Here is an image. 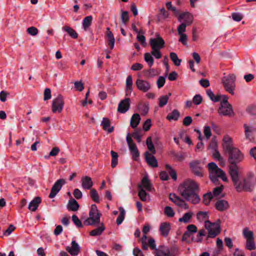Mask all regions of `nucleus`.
<instances>
[{
	"label": "nucleus",
	"mask_w": 256,
	"mask_h": 256,
	"mask_svg": "<svg viewBox=\"0 0 256 256\" xmlns=\"http://www.w3.org/2000/svg\"><path fill=\"white\" fill-rule=\"evenodd\" d=\"M242 234L246 240H254V233L248 228H244L242 230Z\"/></svg>",
	"instance_id": "473e14b6"
},
{
	"label": "nucleus",
	"mask_w": 256,
	"mask_h": 256,
	"mask_svg": "<svg viewBox=\"0 0 256 256\" xmlns=\"http://www.w3.org/2000/svg\"><path fill=\"white\" fill-rule=\"evenodd\" d=\"M146 145L148 149L151 151L153 154H155L156 150L154 148V145L152 142L151 137H148L146 140Z\"/></svg>",
	"instance_id": "6e6d98bb"
},
{
	"label": "nucleus",
	"mask_w": 256,
	"mask_h": 256,
	"mask_svg": "<svg viewBox=\"0 0 256 256\" xmlns=\"http://www.w3.org/2000/svg\"><path fill=\"white\" fill-rule=\"evenodd\" d=\"M207 95L214 102H217L220 100V96H215L214 92L211 90H208L206 92Z\"/></svg>",
	"instance_id": "de8ad7c7"
},
{
	"label": "nucleus",
	"mask_w": 256,
	"mask_h": 256,
	"mask_svg": "<svg viewBox=\"0 0 256 256\" xmlns=\"http://www.w3.org/2000/svg\"><path fill=\"white\" fill-rule=\"evenodd\" d=\"M62 30L66 32L68 34L73 38H77L78 34L76 31L72 28L68 26H65L62 27Z\"/></svg>",
	"instance_id": "72a5a7b5"
},
{
	"label": "nucleus",
	"mask_w": 256,
	"mask_h": 256,
	"mask_svg": "<svg viewBox=\"0 0 256 256\" xmlns=\"http://www.w3.org/2000/svg\"><path fill=\"white\" fill-rule=\"evenodd\" d=\"M107 30V37L108 40V44L110 46V48L112 49L114 47L115 40L112 33L110 31V28H108Z\"/></svg>",
	"instance_id": "ea45409f"
},
{
	"label": "nucleus",
	"mask_w": 256,
	"mask_h": 256,
	"mask_svg": "<svg viewBox=\"0 0 256 256\" xmlns=\"http://www.w3.org/2000/svg\"><path fill=\"white\" fill-rule=\"evenodd\" d=\"M74 223L78 228L82 227V224L76 215H73L72 217Z\"/></svg>",
	"instance_id": "338daca9"
},
{
	"label": "nucleus",
	"mask_w": 256,
	"mask_h": 256,
	"mask_svg": "<svg viewBox=\"0 0 256 256\" xmlns=\"http://www.w3.org/2000/svg\"><path fill=\"white\" fill-rule=\"evenodd\" d=\"M38 30L34 26H31L27 29V32L28 34L32 36H35L38 34Z\"/></svg>",
	"instance_id": "e2e57ef3"
},
{
	"label": "nucleus",
	"mask_w": 256,
	"mask_h": 256,
	"mask_svg": "<svg viewBox=\"0 0 256 256\" xmlns=\"http://www.w3.org/2000/svg\"><path fill=\"white\" fill-rule=\"evenodd\" d=\"M66 183L64 179H60L58 180L52 186L50 193L49 195L50 198H54L58 192L60 190L62 186Z\"/></svg>",
	"instance_id": "f3484780"
},
{
	"label": "nucleus",
	"mask_w": 256,
	"mask_h": 256,
	"mask_svg": "<svg viewBox=\"0 0 256 256\" xmlns=\"http://www.w3.org/2000/svg\"><path fill=\"white\" fill-rule=\"evenodd\" d=\"M81 184L84 190H90L93 186V182L90 176H85L81 178Z\"/></svg>",
	"instance_id": "5701e85b"
},
{
	"label": "nucleus",
	"mask_w": 256,
	"mask_h": 256,
	"mask_svg": "<svg viewBox=\"0 0 256 256\" xmlns=\"http://www.w3.org/2000/svg\"><path fill=\"white\" fill-rule=\"evenodd\" d=\"M79 208V204L74 198L69 200L68 204V208L72 211H76Z\"/></svg>",
	"instance_id": "c9c22d12"
},
{
	"label": "nucleus",
	"mask_w": 256,
	"mask_h": 256,
	"mask_svg": "<svg viewBox=\"0 0 256 256\" xmlns=\"http://www.w3.org/2000/svg\"><path fill=\"white\" fill-rule=\"evenodd\" d=\"M230 174L236 192H252L256 188V175L250 173L242 178L239 179V174L237 166L230 168Z\"/></svg>",
	"instance_id": "f257e3e1"
},
{
	"label": "nucleus",
	"mask_w": 256,
	"mask_h": 256,
	"mask_svg": "<svg viewBox=\"0 0 256 256\" xmlns=\"http://www.w3.org/2000/svg\"><path fill=\"white\" fill-rule=\"evenodd\" d=\"M205 228L208 230L209 238H214L220 232V227L217 223H212L208 220H206Z\"/></svg>",
	"instance_id": "1a4fd4ad"
},
{
	"label": "nucleus",
	"mask_w": 256,
	"mask_h": 256,
	"mask_svg": "<svg viewBox=\"0 0 256 256\" xmlns=\"http://www.w3.org/2000/svg\"><path fill=\"white\" fill-rule=\"evenodd\" d=\"M213 198L212 194L211 192H208L204 196L203 202L206 205H208L210 204V200Z\"/></svg>",
	"instance_id": "09e8293b"
},
{
	"label": "nucleus",
	"mask_w": 256,
	"mask_h": 256,
	"mask_svg": "<svg viewBox=\"0 0 256 256\" xmlns=\"http://www.w3.org/2000/svg\"><path fill=\"white\" fill-rule=\"evenodd\" d=\"M104 130L108 133H110L114 130V127L110 126V122L108 118H104L102 119L101 124Z\"/></svg>",
	"instance_id": "c85d7f7f"
},
{
	"label": "nucleus",
	"mask_w": 256,
	"mask_h": 256,
	"mask_svg": "<svg viewBox=\"0 0 256 256\" xmlns=\"http://www.w3.org/2000/svg\"><path fill=\"white\" fill-rule=\"evenodd\" d=\"M212 157L214 159L218 160L221 164H224V160L223 157L220 155V152L218 150H214L212 152Z\"/></svg>",
	"instance_id": "37998d69"
},
{
	"label": "nucleus",
	"mask_w": 256,
	"mask_h": 256,
	"mask_svg": "<svg viewBox=\"0 0 256 256\" xmlns=\"http://www.w3.org/2000/svg\"><path fill=\"white\" fill-rule=\"evenodd\" d=\"M204 134L207 140H208L212 136V131L209 126H204Z\"/></svg>",
	"instance_id": "13d9d810"
},
{
	"label": "nucleus",
	"mask_w": 256,
	"mask_h": 256,
	"mask_svg": "<svg viewBox=\"0 0 256 256\" xmlns=\"http://www.w3.org/2000/svg\"><path fill=\"white\" fill-rule=\"evenodd\" d=\"M148 78H151L158 74L157 71L154 69H150L146 72Z\"/></svg>",
	"instance_id": "0e129e2a"
},
{
	"label": "nucleus",
	"mask_w": 256,
	"mask_h": 256,
	"mask_svg": "<svg viewBox=\"0 0 256 256\" xmlns=\"http://www.w3.org/2000/svg\"><path fill=\"white\" fill-rule=\"evenodd\" d=\"M221 81L224 90L232 95H234L236 89V74H232L225 76L222 78Z\"/></svg>",
	"instance_id": "39448f33"
},
{
	"label": "nucleus",
	"mask_w": 256,
	"mask_h": 256,
	"mask_svg": "<svg viewBox=\"0 0 256 256\" xmlns=\"http://www.w3.org/2000/svg\"><path fill=\"white\" fill-rule=\"evenodd\" d=\"M136 84L138 89L144 92H148L152 88V85L149 82L141 78H138L136 80Z\"/></svg>",
	"instance_id": "dca6fc26"
},
{
	"label": "nucleus",
	"mask_w": 256,
	"mask_h": 256,
	"mask_svg": "<svg viewBox=\"0 0 256 256\" xmlns=\"http://www.w3.org/2000/svg\"><path fill=\"white\" fill-rule=\"evenodd\" d=\"M146 158L148 164L152 167H158V164L156 158L150 154L148 152H146Z\"/></svg>",
	"instance_id": "bb28decb"
},
{
	"label": "nucleus",
	"mask_w": 256,
	"mask_h": 256,
	"mask_svg": "<svg viewBox=\"0 0 256 256\" xmlns=\"http://www.w3.org/2000/svg\"><path fill=\"white\" fill-rule=\"evenodd\" d=\"M218 112L222 116H232L234 115L232 106L228 102H220Z\"/></svg>",
	"instance_id": "9b49d317"
},
{
	"label": "nucleus",
	"mask_w": 256,
	"mask_h": 256,
	"mask_svg": "<svg viewBox=\"0 0 256 256\" xmlns=\"http://www.w3.org/2000/svg\"><path fill=\"white\" fill-rule=\"evenodd\" d=\"M74 88L79 92H82L84 89V84L80 81H76L74 83Z\"/></svg>",
	"instance_id": "69168bd1"
},
{
	"label": "nucleus",
	"mask_w": 256,
	"mask_h": 256,
	"mask_svg": "<svg viewBox=\"0 0 256 256\" xmlns=\"http://www.w3.org/2000/svg\"><path fill=\"white\" fill-rule=\"evenodd\" d=\"M246 248L250 250H255L256 246L254 240H247Z\"/></svg>",
	"instance_id": "603ef678"
},
{
	"label": "nucleus",
	"mask_w": 256,
	"mask_h": 256,
	"mask_svg": "<svg viewBox=\"0 0 256 256\" xmlns=\"http://www.w3.org/2000/svg\"><path fill=\"white\" fill-rule=\"evenodd\" d=\"M130 99L126 98L119 103L118 111L120 113H125L130 108Z\"/></svg>",
	"instance_id": "412c9836"
},
{
	"label": "nucleus",
	"mask_w": 256,
	"mask_h": 256,
	"mask_svg": "<svg viewBox=\"0 0 256 256\" xmlns=\"http://www.w3.org/2000/svg\"><path fill=\"white\" fill-rule=\"evenodd\" d=\"M155 256H173L169 249L164 246H160L154 252Z\"/></svg>",
	"instance_id": "393cba45"
},
{
	"label": "nucleus",
	"mask_w": 256,
	"mask_h": 256,
	"mask_svg": "<svg viewBox=\"0 0 256 256\" xmlns=\"http://www.w3.org/2000/svg\"><path fill=\"white\" fill-rule=\"evenodd\" d=\"M90 194L93 201L97 203L100 202V196L97 191L95 189H91L90 192Z\"/></svg>",
	"instance_id": "79ce46f5"
},
{
	"label": "nucleus",
	"mask_w": 256,
	"mask_h": 256,
	"mask_svg": "<svg viewBox=\"0 0 256 256\" xmlns=\"http://www.w3.org/2000/svg\"><path fill=\"white\" fill-rule=\"evenodd\" d=\"M126 140L132 158L136 160L139 156L140 154L136 144L133 142V140L129 133L126 135Z\"/></svg>",
	"instance_id": "4468645a"
},
{
	"label": "nucleus",
	"mask_w": 256,
	"mask_h": 256,
	"mask_svg": "<svg viewBox=\"0 0 256 256\" xmlns=\"http://www.w3.org/2000/svg\"><path fill=\"white\" fill-rule=\"evenodd\" d=\"M41 202V198L40 197H36L28 205V209L32 212H34L37 209L38 205Z\"/></svg>",
	"instance_id": "c756f323"
},
{
	"label": "nucleus",
	"mask_w": 256,
	"mask_h": 256,
	"mask_svg": "<svg viewBox=\"0 0 256 256\" xmlns=\"http://www.w3.org/2000/svg\"><path fill=\"white\" fill-rule=\"evenodd\" d=\"M101 214L98 212L96 204L91 206L89 212V217L86 220L85 223L88 225H94L100 223Z\"/></svg>",
	"instance_id": "423d86ee"
},
{
	"label": "nucleus",
	"mask_w": 256,
	"mask_h": 256,
	"mask_svg": "<svg viewBox=\"0 0 256 256\" xmlns=\"http://www.w3.org/2000/svg\"><path fill=\"white\" fill-rule=\"evenodd\" d=\"M152 52L148 53L146 52L144 54V60L148 64V66L151 67L153 64H154V58L152 56Z\"/></svg>",
	"instance_id": "c03bdc74"
},
{
	"label": "nucleus",
	"mask_w": 256,
	"mask_h": 256,
	"mask_svg": "<svg viewBox=\"0 0 256 256\" xmlns=\"http://www.w3.org/2000/svg\"><path fill=\"white\" fill-rule=\"evenodd\" d=\"M222 146L224 150L228 152L234 148L232 146V138L228 136H225L223 138Z\"/></svg>",
	"instance_id": "a878e982"
},
{
	"label": "nucleus",
	"mask_w": 256,
	"mask_h": 256,
	"mask_svg": "<svg viewBox=\"0 0 256 256\" xmlns=\"http://www.w3.org/2000/svg\"><path fill=\"white\" fill-rule=\"evenodd\" d=\"M180 114L179 112L176 110H174L172 112L170 113L166 116V118L170 121L177 120L180 117Z\"/></svg>",
	"instance_id": "58836bf2"
},
{
	"label": "nucleus",
	"mask_w": 256,
	"mask_h": 256,
	"mask_svg": "<svg viewBox=\"0 0 256 256\" xmlns=\"http://www.w3.org/2000/svg\"><path fill=\"white\" fill-rule=\"evenodd\" d=\"M132 90V80L131 76H128L126 80V94L127 96L130 95Z\"/></svg>",
	"instance_id": "7c9ffc66"
},
{
	"label": "nucleus",
	"mask_w": 256,
	"mask_h": 256,
	"mask_svg": "<svg viewBox=\"0 0 256 256\" xmlns=\"http://www.w3.org/2000/svg\"><path fill=\"white\" fill-rule=\"evenodd\" d=\"M160 230L161 232V234L163 236H168L169 232L170 230V225L168 223H162L160 226Z\"/></svg>",
	"instance_id": "2f4dec72"
},
{
	"label": "nucleus",
	"mask_w": 256,
	"mask_h": 256,
	"mask_svg": "<svg viewBox=\"0 0 256 256\" xmlns=\"http://www.w3.org/2000/svg\"><path fill=\"white\" fill-rule=\"evenodd\" d=\"M139 189L143 188L148 191H152L154 190L152 184L146 176L143 178L140 184L138 185Z\"/></svg>",
	"instance_id": "b1692460"
},
{
	"label": "nucleus",
	"mask_w": 256,
	"mask_h": 256,
	"mask_svg": "<svg viewBox=\"0 0 256 256\" xmlns=\"http://www.w3.org/2000/svg\"><path fill=\"white\" fill-rule=\"evenodd\" d=\"M224 189V186L222 185H220V186L215 188L212 190V196H217L221 194L222 190Z\"/></svg>",
	"instance_id": "bf43d9fd"
},
{
	"label": "nucleus",
	"mask_w": 256,
	"mask_h": 256,
	"mask_svg": "<svg viewBox=\"0 0 256 256\" xmlns=\"http://www.w3.org/2000/svg\"><path fill=\"white\" fill-rule=\"evenodd\" d=\"M178 20L180 22L183 21L182 24L187 26L190 25L193 22V16L188 12L180 14L178 16Z\"/></svg>",
	"instance_id": "aec40b11"
},
{
	"label": "nucleus",
	"mask_w": 256,
	"mask_h": 256,
	"mask_svg": "<svg viewBox=\"0 0 256 256\" xmlns=\"http://www.w3.org/2000/svg\"><path fill=\"white\" fill-rule=\"evenodd\" d=\"M147 193L143 188L140 189L138 192V196L142 201H146L147 198Z\"/></svg>",
	"instance_id": "052dcab7"
},
{
	"label": "nucleus",
	"mask_w": 256,
	"mask_h": 256,
	"mask_svg": "<svg viewBox=\"0 0 256 256\" xmlns=\"http://www.w3.org/2000/svg\"><path fill=\"white\" fill-rule=\"evenodd\" d=\"M164 212L166 215L168 217H173L174 216V212L172 208L169 206H166L164 208Z\"/></svg>",
	"instance_id": "864d4df0"
},
{
	"label": "nucleus",
	"mask_w": 256,
	"mask_h": 256,
	"mask_svg": "<svg viewBox=\"0 0 256 256\" xmlns=\"http://www.w3.org/2000/svg\"><path fill=\"white\" fill-rule=\"evenodd\" d=\"M244 134L246 140L252 142L254 140V137L252 134L256 132V123L247 122L244 124Z\"/></svg>",
	"instance_id": "9d476101"
},
{
	"label": "nucleus",
	"mask_w": 256,
	"mask_h": 256,
	"mask_svg": "<svg viewBox=\"0 0 256 256\" xmlns=\"http://www.w3.org/2000/svg\"><path fill=\"white\" fill-rule=\"evenodd\" d=\"M228 162L232 164L230 168L232 166H236V164L242 161L244 158V154L238 148H234L228 152Z\"/></svg>",
	"instance_id": "0eeeda50"
},
{
	"label": "nucleus",
	"mask_w": 256,
	"mask_h": 256,
	"mask_svg": "<svg viewBox=\"0 0 256 256\" xmlns=\"http://www.w3.org/2000/svg\"><path fill=\"white\" fill-rule=\"evenodd\" d=\"M144 32L142 31L140 32H138L136 39L137 40L141 43V44L144 46H146V38L145 36L143 35Z\"/></svg>",
	"instance_id": "8fccbe9b"
},
{
	"label": "nucleus",
	"mask_w": 256,
	"mask_h": 256,
	"mask_svg": "<svg viewBox=\"0 0 256 256\" xmlns=\"http://www.w3.org/2000/svg\"><path fill=\"white\" fill-rule=\"evenodd\" d=\"M120 214L116 219V224L119 225L121 224L124 220L126 212L122 207L119 208Z\"/></svg>",
	"instance_id": "a18cd8bd"
},
{
	"label": "nucleus",
	"mask_w": 256,
	"mask_h": 256,
	"mask_svg": "<svg viewBox=\"0 0 256 256\" xmlns=\"http://www.w3.org/2000/svg\"><path fill=\"white\" fill-rule=\"evenodd\" d=\"M66 250L72 256H78L80 252V245L75 240H72L70 246L66 248Z\"/></svg>",
	"instance_id": "a211bd4d"
},
{
	"label": "nucleus",
	"mask_w": 256,
	"mask_h": 256,
	"mask_svg": "<svg viewBox=\"0 0 256 256\" xmlns=\"http://www.w3.org/2000/svg\"><path fill=\"white\" fill-rule=\"evenodd\" d=\"M188 26L186 24L182 23L178 28V34H184L186 30V27Z\"/></svg>",
	"instance_id": "774afa93"
},
{
	"label": "nucleus",
	"mask_w": 256,
	"mask_h": 256,
	"mask_svg": "<svg viewBox=\"0 0 256 256\" xmlns=\"http://www.w3.org/2000/svg\"><path fill=\"white\" fill-rule=\"evenodd\" d=\"M198 188V184L196 182L192 180H186L180 185L178 190L181 196L184 197L196 192Z\"/></svg>",
	"instance_id": "7ed1b4c3"
},
{
	"label": "nucleus",
	"mask_w": 256,
	"mask_h": 256,
	"mask_svg": "<svg viewBox=\"0 0 256 256\" xmlns=\"http://www.w3.org/2000/svg\"><path fill=\"white\" fill-rule=\"evenodd\" d=\"M140 120V116L138 114H134L130 120V126L132 128H135L139 124Z\"/></svg>",
	"instance_id": "4c0bfd02"
},
{
	"label": "nucleus",
	"mask_w": 256,
	"mask_h": 256,
	"mask_svg": "<svg viewBox=\"0 0 256 256\" xmlns=\"http://www.w3.org/2000/svg\"><path fill=\"white\" fill-rule=\"evenodd\" d=\"M164 40L158 36L156 38H152L150 40V44L152 47V54L156 58L159 59L162 57L160 50L164 46Z\"/></svg>",
	"instance_id": "20e7f679"
},
{
	"label": "nucleus",
	"mask_w": 256,
	"mask_h": 256,
	"mask_svg": "<svg viewBox=\"0 0 256 256\" xmlns=\"http://www.w3.org/2000/svg\"><path fill=\"white\" fill-rule=\"evenodd\" d=\"M215 207L218 210L223 212L229 208L230 204L228 201L224 200H220L215 203Z\"/></svg>",
	"instance_id": "4be33fe9"
},
{
	"label": "nucleus",
	"mask_w": 256,
	"mask_h": 256,
	"mask_svg": "<svg viewBox=\"0 0 256 256\" xmlns=\"http://www.w3.org/2000/svg\"><path fill=\"white\" fill-rule=\"evenodd\" d=\"M64 101L63 96L59 94L56 98L54 99L52 102V110L54 113L61 112L63 109Z\"/></svg>",
	"instance_id": "f8f14e48"
},
{
	"label": "nucleus",
	"mask_w": 256,
	"mask_h": 256,
	"mask_svg": "<svg viewBox=\"0 0 256 256\" xmlns=\"http://www.w3.org/2000/svg\"><path fill=\"white\" fill-rule=\"evenodd\" d=\"M159 100V106L160 107H163L164 106L166 105L168 103V96H162L160 97Z\"/></svg>",
	"instance_id": "3c124183"
},
{
	"label": "nucleus",
	"mask_w": 256,
	"mask_h": 256,
	"mask_svg": "<svg viewBox=\"0 0 256 256\" xmlns=\"http://www.w3.org/2000/svg\"><path fill=\"white\" fill-rule=\"evenodd\" d=\"M170 199L176 206L185 210L188 208V204L185 202L180 198L178 196H176L174 194H170Z\"/></svg>",
	"instance_id": "6ab92c4d"
},
{
	"label": "nucleus",
	"mask_w": 256,
	"mask_h": 256,
	"mask_svg": "<svg viewBox=\"0 0 256 256\" xmlns=\"http://www.w3.org/2000/svg\"><path fill=\"white\" fill-rule=\"evenodd\" d=\"M197 218L200 221H203L208 218V213L205 212H200L197 214Z\"/></svg>",
	"instance_id": "5fc2aeb1"
},
{
	"label": "nucleus",
	"mask_w": 256,
	"mask_h": 256,
	"mask_svg": "<svg viewBox=\"0 0 256 256\" xmlns=\"http://www.w3.org/2000/svg\"><path fill=\"white\" fill-rule=\"evenodd\" d=\"M121 19L124 24H126L129 20L128 13L126 11H122L121 14Z\"/></svg>",
	"instance_id": "680f3d73"
},
{
	"label": "nucleus",
	"mask_w": 256,
	"mask_h": 256,
	"mask_svg": "<svg viewBox=\"0 0 256 256\" xmlns=\"http://www.w3.org/2000/svg\"><path fill=\"white\" fill-rule=\"evenodd\" d=\"M170 58L176 66H179L182 60L178 58L177 54L175 52H170Z\"/></svg>",
	"instance_id": "49530a36"
},
{
	"label": "nucleus",
	"mask_w": 256,
	"mask_h": 256,
	"mask_svg": "<svg viewBox=\"0 0 256 256\" xmlns=\"http://www.w3.org/2000/svg\"><path fill=\"white\" fill-rule=\"evenodd\" d=\"M92 17L91 16H87L84 18L82 21V28L84 30H87L91 26Z\"/></svg>",
	"instance_id": "e433bc0d"
},
{
	"label": "nucleus",
	"mask_w": 256,
	"mask_h": 256,
	"mask_svg": "<svg viewBox=\"0 0 256 256\" xmlns=\"http://www.w3.org/2000/svg\"><path fill=\"white\" fill-rule=\"evenodd\" d=\"M208 148L212 150V152L218 150V142L215 138H214L211 140Z\"/></svg>",
	"instance_id": "4d7b16f0"
},
{
	"label": "nucleus",
	"mask_w": 256,
	"mask_h": 256,
	"mask_svg": "<svg viewBox=\"0 0 256 256\" xmlns=\"http://www.w3.org/2000/svg\"><path fill=\"white\" fill-rule=\"evenodd\" d=\"M183 198L193 204H197L200 202V198L196 192L189 194L188 196H184Z\"/></svg>",
	"instance_id": "cd10ccee"
},
{
	"label": "nucleus",
	"mask_w": 256,
	"mask_h": 256,
	"mask_svg": "<svg viewBox=\"0 0 256 256\" xmlns=\"http://www.w3.org/2000/svg\"><path fill=\"white\" fill-rule=\"evenodd\" d=\"M190 170L196 176L202 177L204 170L201 162L198 160H193L189 163Z\"/></svg>",
	"instance_id": "6e6552de"
},
{
	"label": "nucleus",
	"mask_w": 256,
	"mask_h": 256,
	"mask_svg": "<svg viewBox=\"0 0 256 256\" xmlns=\"http://www.w3.org/2000/svg\"><path fill=\"white\" fill-rule=\"evenodd\" d=\"M193 212H188L186 213L182 218H179L178 221L180 222H182L184 223H188L190 222V220L192 218Z\"/></svg>",
	"instance_id": "a19ab883"
},
{
	"label": "nucleus",
	"mask_w": 256,
	"mask_h": 256,
	"mask_svg": "<svg viewBox=\"0 0 256 256\" xmlns=\"http://www.w3.org/2000/svg\"><path fill=\"white\" fill-rule=\"evenodd\" d=\"M105 230V227L102 223L100 224L99 227L92 230L90 232V234L92 236H98L100 235Z\"/></svg>",
	"instance_id": "f704fd0d"
},
{
	"label": "nucleus",
	"mask_w": 256,
	"mask_h": 256,
	"mask_svg": "<svg viewBox=\"0 0 256 256\" xmlns=\"http://www.w3.org/2000/svg\"><path fill=\"white\" fill-rule=\"evenodd\" d=\"M126 140L132 158L136 160L139 156L140 154L136 144L133 142V140L129 133L126 135Z\"/></svg>",
	"instance_id": "ddd939ff"
},
{
	"label": "nucleus",
	"mask_w": 256,
	"mask_h": 256,
	"mask_svg": "<svg viewBox=\"0 0 256 256\" xmlns=\"http://www.w3.org/2000/svg\"><path fill=\"white\" fill-rule=\"evenodd\" d=\"M126 140L132 158L136 160L139 156L140 154L136 144L133 142V140L129 133L126 135Z\"/></svg>",
	"instance_id": "2eb2a0df"
},
{
	"label": "nucleus",
	"mask_w": 256,
	"mask_h": 256,
	"mask_svg": "<svg viewBox=\"0 0 256 256\" xmlns=\"http://www.w3.org/2000/svg\"><path fill=\"white\" fill-rule=\"evenodd\" d=\"M209 177L210 180L216 184L218 183V178H220L223 181L227 182L228 178L225 172L213 162L208 164Z\"/></svg>",
	"instance_id": "f03ea898"
}]
</instances>
